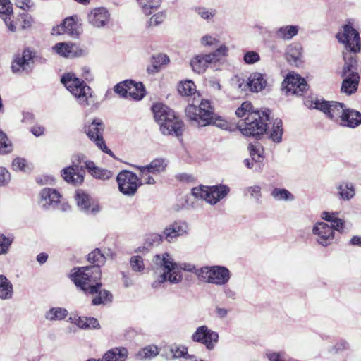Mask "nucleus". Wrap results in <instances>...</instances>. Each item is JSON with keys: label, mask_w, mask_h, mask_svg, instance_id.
Segmentation results:
<instances>
[{"label": "nucleus", "mask_w": 361, "mask_h": 361, "mask_svg": "<svg viewBox=\"0 0 361 361\" xmlns=\"http://www.w3.org/2000/svg\"><path fill=\"white\" fill-rule=\"evenodd\" d=\"M286 94L302 96L308 89L305 80L298 74L289 73L282 83Z\"/></svg>", "instance_id": "nucleus-13"}, {"label": "nucleus", "mask_w": 361, "mask_h": 361, "mask_svg": "<svg viewBox=\"0 0 361 361\" xmlns=\"http://www.w3.org/2000/svg\"><path fill=\"white\" fill-rule=\"evenodd\" d=\"M164 239V234L161 235L157 233H152L146 236L145 245L147 247L157 246L163 241Z\"/></svg>", "instance_id": "nucleus-50"}, {"label": "nucleus", "mask_w": 361, "mask_h": 361, "mask_svg": "<svg viewBox=\"0 0 361 361\" xmlns=\"http://www.w3.org/2000/svg\"><path fill=\"white\" fill-rule=\"evenodd\" d=\"M170 61L167 55L159 54L154 55L152 58V65L147 68L149 73H155L159 72L163 66L166 65Z\"/></svg>", "instance_id": "nucleus-37"}, {"label": "nucleus", "mask_w": 361, "mask_h": 361, "mask_svg": "<svg viewBox=\"0 0 361 361\" xmlns=\"http://www.w3.org/2000/svg\"><path fill=\"white\" fill-rule=\"evenodd\" d=\"M228 48L225 44L221 45L218 49H216L214 51L207 54V59L211 61V63L215 64L217 62H219L223 59L225 56L228 55Z\"/></svg>", "instance_id": "nucleus-44"}, {"label": "nucleus", "mask_w": 361, "mask_h": 361, "mask_svg": "<svg viewBox=\"0 0 361 361\" xmlns=\"http://www.w3.org/2000/svg\"><path fill=\"white\" fill-rule=\"evenodd\" d=\"M360 124H361V113L354 109H347L345 114L343 115L342 122H340V125L355 128Z\"/></svg>", "instance_id": "nucleus-31"}, {"label": "nucleus", "mask_w": 361, "mask_h": 361, "mask_svg": "<svg viewBox=\"0 0 361 361\" xmlns=\"http://www.w3.org/2000/svg\"><path fill=\"white\" fill-rule=\"evenodd\" d=\"M114 90L121 97L126 98L128 96V83L126 82V80L118 83L115 85Z\"/></svg>", "instance_id": "nucleus-55"}, {"label": "nucleus", "mask_w": 361, "mask_h": 361, "mask_svg": "<svg viewBox=\"0 0 361 361\" xmlns=\"http://www.w3.org/2000/svg\"><path fill=\"white\" fill-rule=\"evenodd\" d=\"M39 195V204L44 209L55 208L61 197L59 192L51 188H44L40 192Z\"/></svg>", "instance_id": "nucleus-21"}, {"label": "nucleus", "mask_w": 361, "mask_h": 361, "mask_svg": "<svg viewBox=\"0 0 361 361\" xmlns=\"http://www.w3.org/2000/svg\"><path fill=\"white\" fill-rule=\"evenodd\" d=\"M61 176L64 180L73 185L83 182V175L79 171V166L73 162V165L63 169Z\"/></svg>", "instance_id": "nucleus-26"}, {"label": "nucleus", "mask_w": 361, "mask_h": 361, "mask_svg": "<svg viewBox=\"0 0 361 361\" xmlns=\"http://www.w3.org/2000/svg\"><path fill=\"white\" fill-rule=\"evenodd\" d=\"M128 83V96L135 100H141L145 95V89L142 82H135L131 80H127Z\"/></svg>", "instance_id": "nucleus-36"}, {"label": "nucleus", "mask_w": 361, "mask_h": 361, "mask_svg": "<svg viewBox=\"0 0 361 361\" xmlns=\"http://www.w3.org/2000/svg\"><path fill=\"white\" fill-rule=\"evenodd\" d=\"M13 169L16 171L30 172L32 167L27 164L26 159L23 158H16L12 163Z\"/></svg>", "instance_id": "nucleus-51"}, {"label": "nucleus", "mask_w": 361, "mask_h": 361, "mask_svg": "<svg viewBox=\"0 0 361 361\" xmlns=\"http://www.w3.org/2000/svg\"><path fill=\"white\" fill-rule=\"evenodd\" d=\"M185 115L198 126L213 125L223 130H227L229 126L226 120L214 114L209 100L202 99L198 106L189 104L185 109Z\"/></svg>", "instance_id": "nucleus-1"}, {"label": "nucleus", "mask_w": 361, "mask_h": 361, "mask_svg": "<svg viewBox=\"0 0 361 361\" xmlns=\"http://www.w3.org/2000/svg\"><path fill=\"white\" fill-rule=\"evenodd\" d=\"M178 90L181 95L189 96L195 92V85L191 80H186L180 83Z\"/></svg>", "instance_id": "nucleus-49"}, {"label": "nucleus", "mask_w": 361, "mask_h": 361, "mask_svg": "<svg viewBox=\"0 0 361 361\" xmlns=\"http://www.w3.org/2000/svg\"><path fill=\"white\" fill-rule=\"evenodd\" d=\"M269 109L264 111H252L248 114L243 121L238 123L242 133L246 136L259 137L267 130L268 122L270 121Z\"/></svg>", "instance_id": "nucleus-3"}, {"label": "nucleus", "mask_w": 361, "mask_h": 361, "mask_svg": "<svg viewBox=\"0 0 361 361\" xmlns=\"http://www.w3.org/2000/svg\"><path fill=\"white\" fill-rule=\"evenodd\" d=\"M271 195L273 198L279 201H293L294 200V195L285 188H274Z\"/></svg>", "instance_id": "nucleus-46"}, {"label": "nucleus", "mask_w": 361, "mask_h": 361, "mask_svg": "<svg viewBox=\"0 0 361 361\" xmlns=\"http://www.w3.org/2000/svg\"><path fill=\"white\" fill-rule=\"evenodd\" d=\"M252 104L250 102H243L240 107L235 111V114L238 117H246L248 114H250L252 109Z\"/></svg>", "instance_id": "nucleus-54"}, {"label": "nucleus", "mask_w": 361, "mask_h": 361, "mask_svg": "<svg viewBox=\"0 0 361 361\" xmlns=\"http://www.w3.org/2000/svg\"><path fill=\"white\" fill-rule=\"evenodd\" d=\"M312 233L317 235V241L322 246L331 245L334 239L333 228L325 222L317 223L312 228Z\"/></svg>", "instance_id": "nucleus-17"}, {"label": "nucleus", "mask_w": 361, "mask_h": 361, "mask_svg": "<svg viewBox=\"0 0 361 361\" xmlns=\"http://www.w3.org/2000/svg\"><path fill=\"white\" fill-rule=\"evenodd\" d=\"M159 353V350L157 345H149L139 350L136 354V357L140 360H150L155 357Z\"/></svg>", "instance_id": "nucleus-41"}, {"label": "nucleus", "mask_w": 361, "mask_h": 361, "mask_svg": "<svg viewBox=\"0 0 361 361\" xmlns=\"http://www.w3.org/2000/svg\"><path fill=\"white\" fill-rule=\"evenodd\" d=\"M299 30V25H283L275 29L274 36L278 39L289 41L298 34Z\"/></svg>", "instance_id": "nucleus-29"}, {"label": "nucleus", "mask_w": 361, "mask_h": 361, "mask_svg": "<svg viewBox=\"0 0 361 361\" xmlns=\"http://www.w3.org/2000/svg\"><path fill=\"white\" fill-rule=\"evenodd\" d=\"M139 171V183L140 185L142 184L154 185L156 181L153 176L152 173L145 166H134Z\"/></svg>", "instance_id": "nucleus-42"}, {"label": "nucleus", "mask_w": 361, "mask_h": 361, "mask_svg": "<svg viewBox=\"0 0 361 361\" xmlns=\"http://www.w3.org/2000/svg\"><path fill=\"white\" fill-rule=\"evenodd\" d=\"M209 65L212 63L211 61L207 59V54L197 55L190 61V66L193 71L197 73L204 72Z\"/></svg>", "instance_id": "nucleus-35"}, {"label": "nucleus", "mask_w": 361, "mask_h": 361, "mask_svg": "<svg viewBox=\"0 0 361 361\" xmlns=\"http://www.w3.org/2000/svg\"><path fill=\"white\" fill-rule=\"evenodd\" d=\"M130 262L133 271H142L145 268L143 259L140 256H133Z\"/></svg>", "instance_id": "nucleus-57"}, {"label": "nucleus", "mask_w": 361, "mask_h": 361, "mask_svg": "<svg viewBox=\"0 0 361 361\" xmlns=\"http://www.w3.org/2000/svg\"><path fill=\"white\" fill-rule=\"evenodd\" d=\"M165 16L166 15L164 12H160L154 15L151 17L148 23L149 26H156L161 24L164 21Z\"/></svg>", "instance_id": "nucleus-63"}, {"label": "nucleus", "mask_w": 361, "mask_h": 361, "mask_svg": "<svg viewBox=\"0 0 361 361\" xmlns=\"http://www.w3.org/2000/svg\"><path fill=\"white\" fill-rule=\"evenodd\" d=\"M52 49L56 54L65 58L78 57L87 54L86 49L75 43L59 42Z\"/></svg>", "instance_id": "nucleus-18"}, {"label": "nucleus", "mask_w": 361, "mask_h": 361, "mask_svg": "<svg viewBox=\"0 0 361 361\" xmlns=\"http://www.w3.org/2000/svg\"><path fill=\"white\" fill-rule=\"evenodd\" d=\"M61 82L77 99L79 104L83 106L90 104V99L92 97L91 88L83 80L77 78L74 73L64 74L61 77Z\"/></svg>", "instance_id": "nucleus-4"}, {"label": "nucleus", "mask_w": 361, "mask_h": 361, "mask_svg": "<svg viewBox=\"0 0 361 361\" xmlns=\"http://www.w3.org/2000/svg\"><path fill=\"white\" fill-rule=\"evenodd\" d=\"M116 180L119 190L126 195H134L139 186H140L138 176L129 171L123 170L121 171L118 174Z\"/></svg>", "instance_id": "nucleus-11"}, {"label": "nucleus", "mask_w": 361, "mask_h": 361, "mask_svg": "<svg viewBox=\"0 0 361 361\" xmlns=\"http://www.w3.org/2000/svg\"><path fill=\"white\" fill-rule=\"evenodd\" d=\"M34 57L35 53L30 48L25 49L21 54L15 55L11 63L12 72L14 73H30L33 68Z\"/></svg>", "instance_id": "nucleus-12"}, {"label": "nucleus", "mask_w": 361, "mask_h": 361, "mask_svg": "<svg viewBox=\"0 0 361 361\" xmlns=\"http://www.w3.org/2000/svg\"><path fill=\"white\" fill-rule=\"evenodd\" d=\"M188 353V348L181 345L173 344L169 347V352L166 354L167 359H176L184 357Z\"/></svg>", "instance_id": "nucleus-45"}, {"label": "nucleus", "mask_w": 361, "mask_h": 361, "mask_svg": "<svg viewBox=\"0 0 361 361\" xmlns=\"http://www.w3.org/2000/svg\"><path fill=\"white\" fill-rule=\"evenodd\" d=\"M99 289L100 288L96 293H98V295L95 296L92 300V304L94 305H98L101 304L105 305L111 302L113 298L112 294L108 290H99Z\"/></svg>", "instance_id": "nucleus-48"}, {"label": "nucleus", "mask_w": 361, "mask_h": 361, "mask_svg": "<svg viewBox=\"0 0 361 361\" xmlns=\"http://www.w3.org/2000/svg\"><path fill=\"white\" fill-rule=\"evenodd\" d=\"M81 25L78 24L73 17L66 18L62 24L53 27L52 35H63L67 34L69 36L78 38L82 33Z\"/></svg>", "instance_id": "nucleus-16"}, {"label": "nucleus", "mask_w": 361, "mask_h": 361, "mask_svg": "<svg viewBox=\"0 0 361 361\" xmlns=\"http://www.w3.org/2000/svg\"><path fill=\"white\" fill-rule=\"evenodd\" d=\"M268 137L275 143H280L282 141L283 133V122L280 118H276L272 123L271 128L265 132Z\"/></svg>", "instance_id": "nucleus-32"}, {"label": "nucleus", "mask_w": 361, "mask_h": 361, "mask_svg": "<svg viewBox=\"0 0 361 361\" xmlns=\"http://www.w3.org/2000/svg\"><path fill=\"white\" fill-rule=\"evenodd\" d=\"M11 180V175L8 170L4 167H0V186H4Z\"/></svg>", "instance_id": "nucleus-64"}, {"label": "nucleus", "mask_w": 361, "mask_h": 361, "mask_svg": "<svg viewBox=\"0 0 361 361\" xmlns=\"http://www.w3.org/2000/svg\"><path fill=\"white\" fill-rule=\"evenodd\" d=\"M230 192V188L226 185L214 186L200 185L192 189V195L195 198L204 200L207 203L214 205L225 198Z\"/></svg>", "instance_id": "nucleus-6"}, {"label": "nucleus", "mask_w": 361, "mask_h": 361, "mask_svg": "<svg viewBox=\"0 0 361 361\" xmlns=\"http://www.w3.org/2000/svg\"><path fill=\"white\" fill-rule=\"evenodd\" d=\"M104 130V123L99 119H94L90 125L85 126V133L95 143L97 147L104 153H106L111 157L115 158L114 152L106 145L105 141L103 138Z\"/></svg>", "instance_id": "nucleus-9"}, {"label": "nucleus", "mask_w": 361, "mask_h": 361, "mask_svg": "<svg viewBox=\"0 0 361 361\" xmlns=\"http://www.w3.org/2000/svg\"><path fill=\"white\" fill-rule=\"evenodd\" d=\"M87 19L92 26L102 27L109 23V13L104 8H96L88 14Z\"/></svg>", "instance_id": "nucleus-22"}, {"label": "nucleus", "mask_w": 361, "mask_h": 361, "mask_svg": "<svg viewBox=\"0 0 361 361\" xmlns=\"http://www.w3.org/2000/svg\"><path fill=\"white\" fill-rule=\"evenodd\" d=\"M356 53L345 51L343 52L344 65L340 75H354L358 73L357 61L355 56Z\"/></svg>", "instance_id": "nucleus-25"}, {"label": "nucleus", "mask_w": 361, "mask_h": 361, "mask_svg": "<svg viewBox=\"0 0 361 361\" xmlns=\"http://www.w3.org/2000/svg\"><path fill=\"white\" fill-rule=\"evenodd\" d=\"M69 322L72 324H75L80 329H86V322L85 317L73 315L69 317Z\"/></svg>", "instance_id": "nucleus-61"}, {"label": "nucleus", "mask_w": 361, "mask_h": 361, "mask_svg": "<svg viewBox=\"0 0 361 361\" xmlns=\"http://www.w3.org/2000/svg\"><path fill=\"white\" fill-rule=\"evenodd\" d=\"M188 226L186 222L182 221H175L168 225L164 230L163 233L164 239L171 243L174 239L187 233Z\"/></svg>", "instance_id": "nucleus-19"}, {"label": "nucleus", "mask_w": 361, "mask_h": 361, "mask_svg": "<svg viewBox=\"0 0 361 361\" xmlns=\"http://www.w3.org/2000/svg\"><path fill=\"white\" fill-rule=\"evenodd\" d=\"M13 293L11 283L3 275H0V298L1 300H9Z\"/></svg>", "instance_id": "nucleus-39"}, {"label": "nucleus", "mask_w": 361, "mask_h": 361, "mask_svg": "<svg viewBox=\"0 0 361 361\" xmlns=\"http://www.w3.org/2000/svg\"><path fill=\"white\" fill-rule=\"evenodd\" d=\"M243 60L247 64H253L260 60V56L258 53L250 51L245 54Z\"/></svg>", "instance_id": "nucleus-59"}, {"label": "nucleus", "mask_w": 361, "mask_h": 361, "mask_svg": "<svg viewBox=\"0 0 361 361\" xmlns=\"http://www.w3.org/2000/svg\"><path fill=\"white\" fill-rule=\"evenodd\" d=\"M350 348V343L345 340H340L331 349V352L340 353Z\"/></svg>", "instance_id": "nucleus-60"}, {"label": "nucleus", "mask_w": 361, "mask_h": 361, "mask_svg": "<svg viewBox=\"0 0 361 361\" xmlns=\"http://www.w3.org/2000/svg\"><path fill=\"white\" fill-rule=\"evenodd\" d=\"M266 357L269 361H286V353L281 351H273L267 350L266 352Z\"/></svg>", "instance_id": "nucleus-53"}, {"label": "nucleus", "mask_w": 361, "mask_h": 361, "mask_svg": "<svg viewBox=\"0 0 361 361\" xmlns=\"http://www.w3.org/2000/svg\"><path fill=\"white\" fill-rule=\"evenodd\" d=\"M100 272H73L69 278L75 286L85 293L94 294L101 288Z\"/></svg>", "instance_id": "nucleus-7"}, {"label": "nucleus", "mask_w": 361, "mask_h": 361, "mask_svg": "<svg viewBox=\"0 0 361 361\" xmlns=\"http://www.w3.org/2000/svg\"><path fill=\"white\" fill-rule=\"evenodd\" d=\"M154 263L163 267L165 271H229L225 267L223 266H205L200 268H197L195 265L190 263H176L173 261V259L167 252L156 255L153 259Z\"/></svg>", "instance_id": "nucleus-5"}, {"label": "nucleus", "mask_w": 361, "mask_h": 361, "mask_svg": "<svg viewBox=\"0 0 361 361\" xmlns=\"http://www.w3.org/2000/svg\"><path fill=\"white\" fill-rule=\"evenodd\" d=\"M312 106L322 111L329 119L339 125L346 110L344 109V104L334 101L316 100Z\"/></svg>", "instance_id": "nucleus-8"}, {"label": "nucleus", "mask_w": 361, "mask_h": 361, "mask_svg": "<svg viewBox=\"0 0 361 361\" xmlns=\"http://www.w3.org/2000/svg\"><path fill=\"white\" fill-rule=\"evenodd\" d=\"M87 261L92 264L94 267L99 268L104 264L106 257L99 248H96L88 254Z\"/></svg>", "instance_id": "nucleus-43"}, {"label": "nucleus", "mask_w": 361, "mask_h": 361, "mask_svg": "<svg viewBox=\"0 0 361 361\" xmlns=\"http://www.w3.org/2000/svg\"><path fill=\"white\" fill-rule=\"evenodd\" d=\"M155 121L164 135L180 136L183 132V123L174 111L162 103L154 104L152 107Z\"/></svg>", "instance_id": "nucleus-2"}, {"label": "nucleus", "mask_w": 361, "mask_h": 361, "mask_svg": "<svg viewBox=\"0 0 361 361\" xmlns=\"http://www.w3.org/2000/svg\"><path fill=\"white\" fill-rule=\"evenodd\" d=\"M85 164L89 172L96 178L108 180L113 176L111 171L107 169H101L95 166L92 161H85Z\"/></svg>", "instance_id": "nucleus-34"}, {"label": "nucleus", "mask_w": 361, "mask_h": 361, "mask_svg": "<svg viewBox=\"0 0 361 361\" xmlns=\"http://www.w3.org/2000/svg\"><path fill=\"white\" fill-rule=\"evenodd\" d=\"M12 241V238H7L2 234L0 235V255L7 253Z\"/></svg>", "instance_id": "nucleus-58"}, {"label": "nucleus", "mask_w": 361, "mask_h": 361, "mask_svg": "<svg viewBox=\"0 0 361 361\" xmlns=\"http://www.w3.org/2000/svg\"><path fill=\"white\" fill-rule=\"evenodd\" d=\"M12 151V145L6 135L0 130V154H7Z\"/></svg>", "instance_id": "nucleus-52"}, {"label": "nucleus", "mask_w": 361, "mask_h": 361, "mask_svg": "<svg viewBox=\"0 0 361 361\" xmlns=\"http://www.w3.org/2000/svg\"><path fill=\"white\" fill-rule=\"evenodd\" d=\"M168 164L169 161L164 158H156L145 166L147 167L152 174H158L165 171Z\"/></svg>", "instance_id": "nucleus-40"}, {"label": "nucleus", "mask_w": 361, "mask_h": 361, "mask_svg": "<svg viewBox=\"0 0 361 361\" xmlns=\"http://www.w3.org/2000/svg\"><path fill=\"white\" fill-rule=\"evenodd\" d=\"M302 48L300 44L293 43L288 46L286 50V57L288 62L296 67L302 64Z\"/></svg>", "instance_id": "nucleus-27"}, {"label": "nucleus", "mask_w": 361, "mask_h": 361, "mask_svg": "<svg viewBox=\"0 0 361 361\" xmlns=\"http://www.w3.org/2000/svg\"><path fill=\"white\" fill-rule=\"evenodd\" d=\"M337 195L343 201L353 199L355 195L354 184L349 181H342L336 185Z\"/></svg>", "instance_id": "nucleus-30"}, {"label": "nucleus", "mask_w": 361, "mask_h": 361, "mask_svg": "<svg viewBox=\"0 0 361 361\" xmlns=\"http://www.w3.org/2000/svg\"><path fill=\"white\" fill-rule=\"evenodd\" d=\"M200 281L216 285L226 283L230 279L229 272H195Z\"/></svg>", "instance_id": "nucleus-20"}, {"label": "nucleus", "mask_w": 361, "mask_h": 361, "mask_svg": "<svg viewBox=\"0 0 361 361\" xmlns=\"http://www.w3.org/2000/svg\"><path fill=\"white\" fill-rule=\"evenodd\" d=\"M12 11V5L10 0H0V13L11 15Z\"/></svg>", "instance_id": "nucleus-62"}, {"label": "nucleus", "mask_w": 361, "mask_h": 361, "mask_svg": "<svg viewBox=\"0 0 361 361\" xmlns=\"http://www.w3.org/2000/svg\"><path fill=\"white\" fill-rule=\"evenodd\" d=\"M343 78L341 91V92L351 95L357 92L360 83V75H340Z\"/></svg>", "instance_id": "nucleus-24"}, {"label": "nucleus", "mask_w": 361, "mask_h": 361, "mask_svg": "<svg viewBox=\"0 0 361 361\" xmlns=\"http://www.w3.org/2000/svg\"><path fill=\"white\" fill-rule=\"evenodd\" d=\"M142 12L145 15H149L152 11L157 9L161 4V0H137Z\"/></svg>", "instance_id": "nucleus-47"}, {"label": "nucleus", "mask_w": 361, "mask_h": 361, "mask_svg": "<svg viewBox=\"0 0 361 361\" xmlns=\"http://www.w3.org/2000/svg\"><path fill=\"white\" fill-rule=\"evenodd\" d=\"M338 41L345 45L346 50L358 53L361 49V42L358 32L350 25H345L343 32L336 35Z\"/></svg>", "instance_id": "nucleus-10"}, {"label": "nucleus", "mask_w": 361, "mask_h": 361, "mask_svg": "<svg viewBox=\"0 0 361 361\" xmlns=\"http://www.w3.org/2000/svg\"><path fill=\"white\" fill-rule=\"evenodd\" d=\"M68 314V310L66 308L55 307L47 311L44 317L48 321H61L65 319Z\"/></svg>", "instance_id": "nucleus-38"}, {"label": "nucleus", "mask_w": 361, "mask_h": 361, "mask_svg": "<svg viewBox=\"0 0 361 361\" xmlns=\"http://www.w3.org/2000/svg\"><path fill=\"white\" fill-rule=\"evenodd\" d=\"M267 82L264 75L260 73L255 72L250 74L245 86L250 88V90L254 92L262 91L267 86Z\"/></svg>", "instance_id": "nucleus-28"}, {"label": "nucleus", "mask_w": 361, "mask_h": 361, "mask_svg": "<svg viewBox=\"0 0 361 361\" xmlns=\"http://www.w3.org/2000/svg\"><path fill=\"white\" fill-rule=\"evenodd\" d=\"M75 201L79 209L87 214H97L100 211L99 204L94 202L88 194L83 190L75 192Z\"/></svg>", "instance_id": "nucleus-15"}, {"label": "nucleus", "mask_w": 361, "mask_h": 361, "mask_svg": "<svg viewBox=\"0 0 361 361\" xmlns=\"http://www.w3.org/2000/svg\"><path fill=\"white\" fill-rule=\"evenodd\" d=\"M194 342L200 343L205 345L207 350H212L219 340V334L210 329L207 326L202 325L197 328L192 335Z\"/></svg>", "instance_id": "nucleus-14"}, {"label": "nucleus", "mask_w": 361, "mask_h": 361, "mask_svg": "<svg viewBox=\"0 0 361 361\" xmlns=\"http://www.w3.org/2000/svg\"><path fill=\"white\" fill-rule=\"evenodd\" d=\"M128 355V350L125 348H114L103 355L101 361H126Z\"/></svg>", "instance_id": "nucleus-33"}, {"label": "nucleus", "mask_w": 361, "mask_h": 361, "mask_svg": "<svg viewBox=\"0 0 361 361\" xmlns=\"http://www.w3.org/2000/svg\"><path fill=\"white\" fill-rule=\"evenodd\" d=\"M154 281L152 283L154 288H159L161 284L169 282L178 283L183 279L181 272H154Z\"/></svg>", "instance_id": "nucleus-23"}, {"label": "nucleus", "mask_w": 361, "mask_h": 361, "mask_svg": "<svg viewBox=\"0 0 361 361\" xmlns=\"http://www.w3.org/2000/svg\"><path fill=\"white\" fill-rule=\"evenodd\" d=\"M195 12L203 19L208 20L213 18L215 15V11L207 9L204 7H196Z\"/></svg>", "instance_id": "nucleus-56"}]
</instances>
